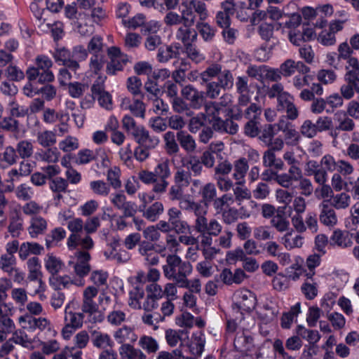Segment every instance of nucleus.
Instances as JSON below:
<instances>
[{"mask_svg":"<svg viewBox=\"0 0 359 359\" xmlns=\"http://www.w3.org/2000/svg\"><path fill=\"white\" fill-rule=\"evenodd\" d=\"M271 225L278 232H285L290 229V222L287 217L278 211L271 219Z\"/></svg>","mask_w":359,"mask_h":359,"instance_id":"nucleus-49","label":"nucleus"},{"mask_svg":"<svg viewBox=\"0 0 359 359\" xmlns=\"http://www.w3.org/2000/svg\"><path fill=\"white\" fill-rule=\"evenodd\" d=\"M280 309L276 306H264V311L260 314V319L264 324H269L277 320Z\"/></svg>","mask_w":359,"mask_h":359,"instance_id":"nucleus-50","label":"nucleus"},{"mask_svg":"<svg viewBox=\"0 0 359 359\" xmlns=\"http://www.w3.org/2000/svg\"><path fill=\"white\" fill-rule=\"evenodd\" d=\"M18 154L14 147H6L4 151L0 153V168H6L17 163Z\"/></svg>","mask_w":359,"mask_h":359,"instance_id":"nucleus-33","label":"nucleus"},{"mask_svg":"<svg viewBox=\"0 0 359 359\" xmlns=\"http://www.w3.org/2000/svg\"><path fill=\"white\" fill-rule=\"evenodd\" d=\"M72 302H69L65 308L64 322L76 329L82 327L84 320V313L74 312L70 310Z\"/></svg>","mask_w":359,"mask_h":359,"instance_id":"nucleus-23","label":"nucleus"},{"mask_svg":"<svg viewBox=\"0 0 359 359\" xmlns=\"http://www.w3.org/2000/svg\"><path fill=\"white\" fill-rule=\"evenodd\" d=\"M233 300L237 307L245 311L253 309L257 301L255 294L247 289L236 290L233 294Z\"/></svg>","mask_w":359,"mask_h":359,"instance_id":"nucleus-8","label":"nucleus"},{"mask_svg":"<svg viewBox=\"0 0 359 359\" xmlns=\"http://www.w3.org/2000/svg\"><path fill=\"white\" fill-rule=\"evenodd\" d=\"M48 229L47 220L40 215L32 216L29 222L27 231L32 238L43 234Z\"/></svg>","mask_w":359,"mask_h":359,"instance_id":"nucleus-16","label":"nucleus"},{"mask_svg":"<svg viewBox=\"0 0 359 359\" xmlns=\"http://www.w3.org/2000/svg\"><path fill=\"white\" fill-rule=\"evenodd\" d=\"M301 312V304L300 302H297L294 306H292L290 310L284 313L281 317L280 325L283 329H289L290 328L294 318H296L298 314Z\"/></svg>","mask_w":359,"mask_h":359,"instance_id":"nucleus-36","label":"nucleus"},{"mask_svg":"<svg viewBox=\"0 0 359 359\" xmlns=\"http://www.w3.org/2000/svg\"><path fill=\"white\" fill-rule=\"evenodd\" d=\"M90 259V255L85 250H77L69 257L67 265L73 270L76 278L84 280V278L89 274L91 270Z\"/></svg>","mask_w":359,"mask_h":359,"instance_id":"nucleus-4","label":"nucleus"},{"mask_svg":"<svg viewBox=\"0 0 359 359\" xmlns=\"http://www.w3.org/2000/svg\"><path fill=\"white\" fill-rule=\"evenodd\" d=\"M280 69L282 75L285 77L292 76L295 72L302 74H306L310 72V68L304 62L291 59H288L281 64Z\"/></svg>","mask_w":359,"mask_h":359,"instance_id":"nucleus-13","label":"nucleus"},{"mask_svg":"<svg viewBox=\"0 0 359 359\" xmlns=\"http://www.w3.org/2000/svg\"><path fill=\"white\" fill-rule=\"evenodd\" d=\"M129 102L128 99H124L122 102V107L129 109L135 116L144 118L146 111L144 104L139 100H134L131 104H129Z\"/></svg>","mask_w":359,"mask_h":359,"instance_id":"nucleus-37","label":"nucleus"},{"mask_svg":"<svg viewBox=\"0 0 359 359\" xmlns=\"http://www.w3.org/2000/svg\"><path fill=\"white\" fill-rule=\"evenodd\" d=\"M182 95L190 101L191 105L195 108H199L204 99V92L199 91L193 86L187 85L182 88Z\"/></svg>","mask_w":359,"mask_h":359,"instance_id":"nucleus-20","label":"nucleus"},{"mask_svg":"<svg viewBox=\"0 0 359 359\" xmlns=\"http://www.w3.org/2000/svg\"><path fill=\"white\" fill-rule=\"evenodd\" d=\"M319 220L321 224L328 227H333L338 222L337 216L333 208L327 201H323L319 205Z\"/></svg>","mask_w":359,"mask_h":359,"instance_id":"nucleus-15","label":"nucleus"},{"mask_svg":"<svg viewBox=\"0 0 359 359\" xmlns=\"http://www.w3.org/2000/svg\"><path fill=\"white\" fill-rule=\"evenodd\" d=\"M27 264L29 272L28 279L30 281H36L39 285L38 289L35 290V293L44 292L46 285L41 279V265L39 259L36 257H31L27 260Z\"/></svg>","mask_w":359,"mask_h":359,"instance_id":"nucleus-9","label":"nucleus"},{"mask_svg":"<svg viewBox=\"0 0 359 359\" xmlns=\"http://www.w3.org/2000/svg\"><path fill=\"white\" fill-rule=\"evenodd\" d=\"M346 83L340 88L341 96L346 100L351 99L355 91L359 93V73L355 71H347L344 74Z\"/></svg>","mask_w":359,"mask_h":359,"instance_id":"nucleus-6","label":"nucleus"},{"mask_svg":"<svg viewBox=\"0 0 359 359\" xmlns=\"http://www.w3.org/2000/svg\"><path fill=\"white\" fill-rule=\"evenodd\" d=\"M98 294V290L94 286H87L83 291L81 311L89 316L98 313V305L94 298Z\"/></svg>","mask_w":359,"mask_h":359,"instance_id":"nucleus-7","label":"nucleus"},{"mask_svg":"<svg viewBox=\"0 0 359 359\" xmlns=\"http://www.w3.org/2000/svg\"><path fill=\"white\" fill-rule=\"evenodd\" d=\"M138 344L148 354L156 353L159 350L158 342L151 336H142L139 339Z\"/></svg>","mask_w":359,"mask_h":359,"instance_id":"nucleus-38","label":"nucleus"},{"mask_svg":"<svg viewBox=\"0 0 359 359\" xmlns=\"http://www.w3.org/2000/svg\"><path fill=\"white\" fill-rule=\"evenodd\" d=\"M203 201L205 205L214 202L217 196V189L213 183L209 182L203 186L200 190Z\"/></svg>","mask_w":359,"mask_h":359,"instance_id":"nucleus-47","label":"nucleus"},{"mask_svg":"<svg viewBox=\"0 0 359 359\" xmlns=\"http://www.w3.org/2000/svg\"><path fill=\"white\" fill-rule=\"evenodd\" d=\"M23 229V219L18 210H13L9 215L8 230L13 237H18Z\"/></svg>","mask_w":359,"mask_h":359,"instance_id":"nucleus-27","label":"nucleus"},{"mask_svg":"<svg viewBox=\"0 0 359 359\" xmlns=\"http://www.w3.org/2000/svg\"><path fill=\"white\" fill-rule=\"evenodd\" d=\"M89 20L88 15L86 14H79L77 18L76 29L82 36H88L93 32V27L88 23Z\"/></svg>","mask_w":359,"mask_h":359,"instance_id":"nucleus-46","label":"nucleus"},{"mask_svg":"<svg viewBox=\"0 0 359 359\" xmlns=\"http://www.w3.org/2000/svg\"><path fill=\"white\" fill-rule=\"evenodd\" d=\"M58 147L64 152H71L79 149V141L76 137L68 135L59 142Z\"/></svg>","mask_w":359,"mask_h":359,"instance_id":"nucleus-56","label":"nucleus"},{"mask_svg":"<svg viewBox=\"0 0 359 359\" xmlns=\"http://www.w3.org/2000/svg\"><path fill=\"white\" fill-rule=\"evenodd\" d=\"M278 127L279 130L283 132L287 144L294 146L299 143L301 136L292 124L287 123L283 120H280L278 123Z\"/></svg>","mask_w":359,"mask_h":359,"instance_id":"nucleus-18","label":"nucleus"},{"mask_svg":"<svg viewBox=\"0 0 359 359\" xmlns=\"http://www.w3.org/2000/svg\"><path fill=\"white\" fill-rule=\"evenodd\" d=\"M144 295V290L137 287H134L129 292L128 305L135 309H140L141 300L143 299Z\"/></svg>","mask_w":359,"mask_h":359,"instance_id":"nucleus-55","label":"nucleus"},{"mask_svg":"<svg viewBox=\"0 0 359 359\" xmlns=\"http://www.w3.org/2000/svg\"><path fill=\"white\" fill-rule=\"evenodd\" d=\"M263 165L265 167H273L277 170L284 168V163L280 158H277L274 151L267 149L263 154Z\"/></svg>","mask_w":359,"mask_h":359,"instance_id":"nucleus-41","label":"nucleus"},{"mask_svg":"<svg viewBox=\"0 0 359 359\" xmlns=\"http://www.w3.org/2000/svg\"><path fill=\"white\" fill-rule=\"evenodd\" d=\"M182 7L186 23L194 25L198 21H205L209 16L206 4L202 0H182Z\"/></svg>","mask_w":359,"mask_h":359,"instance_id":"nucleus-3","label":"nucleus"},{"mask_svg":"<svg viewBox=\"0 0 359 359\" xmlns=\"http://www.w3.org/2000/svg\"><path fill=\"white\" fill-rule=\"evenodd\" d=\"M301 291L306 299L312 300L318 295V283L317 281L305 280L301 286Z\"/></svg>","mask_w":359,"mask_h":359,"instance_id":"nucleus-43","label":"nucleus"},{"mask_svg":"<svg viewBox=\"0 0 359 359\" xmlns=\"http://www.w3.org/2000/svg\"><path fill=\"white\" fill-rule=\"evenodd\" d=\"M198 225L194 226L195 230L201 234H208L209 236H218L222 229L220 223L215 219H212L209 222L206 219H200Z\"/></svg>","mask_w":359,"mask_h":359,"instance_id":"nucleus-12","label":"nucleus"},{"mask_svg":"<svg viewBox=\"0 0 359 359\" xmlns=\"http://www.w3.org/2000/svg\"><path fill=\"white\" fill-rule=\"evenodd\" d=\"M43 251V247L34 242H25L21 244L19 248V257L22 260L26 259L30 255H38Z\"/></svg>","mask_w":359,"mask_h":359,"instance_id":"nucleus-28","label":"nucleus"},{"mask_svg":"<svg viewBox=\"0 0 359 359\" xmlns=\"http://www.w3.org/2000/svg\"><path fill=\"white\" fill-rule=\"evenodd\" d=\"M191 182V173L182 168H178L174 175V183L182 188L187 187Z\"/></svg>","mask_w":359,"mask_h":359,"instance_id":"nucleus-61","label":"nucleus"},{"mask_svg":"<svg viewBox=\"0 0 359 359\" xmlns=\"http://www.w3.org/2000/svg\"><path fill=\"white\" fill-rule=\"evenodd\" d=\"M16 152L22 158H27L32 156L34 147L29 140H21L16 145Z\"/></svg>","mask_w":359,"mask_h":359,"instance_id":"nucleus-58","label":"nucleus"},{"mask_svg":"<svg viewBox=\"0 0 359 359\" xmlns=\"http://www.w3.org/2000/svg\"><path fill=\"white\" fill-rule=\"evenodd\" d=\"M180 281V284L177 286L180 288H185L187 290V292H191V293L199 294L201 292L202 285L201 280L198 278H194L189 279L188 278L185 280Z\"/></svg>","mask_w":359,"mask_h":359,"instance_id":"nucleus-54","label":"nucleus"},{"mask_svg":"<svg viewBox=\"0 0 359 359\" xmlns=\"http://www.w3.org/2000/svg\"><path fill=\"white\" fill-rule=\"evenodd\" d=\"M194 25H184L180 27L175 32V38L180 41L184 47H187L197 39V32L195 29H191V27Z\"/></svg>","mask_w":359,"mask_h":359,"instance_id":"nucleus-17","label":"nucleus"},{"mask_svg":"<svg viewBox=\"0 0 359 359\" xmlns=\"http://www.w3.org/2000/svg\"><path fill=\"white\" fill-rule=\"evenodd\" d=\"M142 216L149 222H156L164 212V206L161 202H154L141 211Z\"/></svg>","mask_w":359,"mask_h":359,"instance_id":"nucleus-32","label":"nucleus"},{"mask_svg":"<svg viewBox=\"0 0 359 359\" xmlns=\"http://www.w3.org/2000/svg\"><path fill=\"white\" fill-rule=\"evenodd\" d=\"M175 137V133L172 131H168L163 135L165 149L168 155L175 154L180 151Z\"/></svg>","mask_w":359,"mask_h":359,"instance_id":"nucleus-51","label":"nucleus"},{"mask_svg":"<svg viewBox=\"0 0 359 359\" xmlns=\"http://www.w3.org/2000/svg\"><path fill=\"white\" fill-rule=\"evenodd\" d=\"M182 259L177 255H169L166 257V264L162 266L164 276L171 280L175 277V271L180 265Z\"/></svg>","mask_w":359,"mask_h":359,"instance_id":"nucleus-29","label":"nucleus"},{"mask_svg":"<svg viewBox=\"0 0 359 359\" xmlns=\"http://www.w3.org/2000/svg\"><path fill=\"white\" fill-rule=\"evenodd\" d=\"M330 243L333 246L336 245L341 248H346L351 247L353 242L348 231L336 229L330 236Z\"/></svg>","mask_w":359,"mask_h":359,"instance_id":"nucleus-24","label":"nucleus"},{"mask_svg":"<svg viewBox=\"0 0 359 359\" xmlns=\"http://www.w3.org/2000/svg\"><path fill=\"white\" fill-rule=\"evenodd\" d=\"M92 342L95 347L100 349H107L114 346V341L111 336L105 332H94Z\"/></svg>","mask_w":359,"mask_h":359,"instance_id":"nucleus-34","label":"nucleus"},{"mask_svg":"<svg viewBox=\"0 0 359 359\" xmlns=\"http://www.w3.org/2000/svg\"><path fill=\"white\" fill-rule=\"evenodd\" d=\"M335 116L337 129H340L341 131L351 132L355 128V123L353 120L348 117L345 112H338Z\"/></svg>","mask_w":359,"mask_h":359,"instance_id":"nucleus-39","label":"nucleus"},{"mask_svg":"<svg viewBox=\"0 0 359 359\" xmlns=\"http://www.w3.org/2000/svg\"><path fill=\"white\" fill-rule=\"evenodd\" d=\"M44 266L51 276H54L62 271L64 263L60 257L53 254H48L44 258Z\"/></svg>","mask_w":359,"mask_h":359,"instance_id":"nucleus-30","label":"nucleus"},{"mask_svg":"<svg viewBox=\"0 0 359 359\" xmlns=\"http://www.w3.org/2000/svg\"><path fill=\"white\" fill-rule=\"evenodd\" d=\"M121 170L118 167L114 166L111 168L107 174V180L109 182V187L114 189H119L121 187V181L120 180Z\"/></svg>","mask_w":359,"mask_h":359,"instance_id":"nucleus-64","label":"nucleus"},{"mask_svg":"<svg viewBox=\"0 0 359 359\" xmlns=\"http://www.w3.org/2000/svg\"><path fill=\"white\" fill-rule=\"evenodd\" d=\"M193 272V266L189 262L181 261L180 265L177 266V271H175V277L172 278V280H175L178 285L180 284V281L187 279Z\"/></svg>","mask_w":359,"mask_h":359,"instance_id":"nucleus-35","label":"nucleus"},{"mask_svg":"<svg viewBox=\"0 0 359 359\" xmlns=\"http://www.w3.org/2000/svg\"><path fill=\"white\" fill-rule=\"evenodd\" d=\"M297 332L299 336L307 340L310 344H314L320 339V335L318 331L308 330L302 326H298Z\"/></svg>","mask_w":359,"mask_h":359,"instance_id":"nucleus-63","label":"nucleus"},{"mask_svg":"<svg viewBox=\"0 0 359 359\" xmlns=\"http://www.w3.org/2000/svg\"><path fill=\"white\" fill-rule=\"evenodd\" d=\"M107 320L111 326H119L126 320V313L118 309H114L109 312Z\"/></svg>","mask_w":359,"mask_h":359,"instance_id":"nucleus-62","label":"nucleus"},{"mask_svg":"<svg viewBox=\"0 0 359 359\" xmlns=\"http://www.w3.org/2000/svg\"><path fill=\"white\" fill-rule=\"evenodd\" d=\"M35 66L27 68L26 74L29 81H34L39 78L41 83H50L54 81L55 76L50 70L53 62L48 56L40 55L36 57Z\"/></svg>","mask_w":359,"mask_h":359,"instance_id":"nucleus-1","label":"nucleus"},{"mask_svg":"<svg viewBox=\"0 0 359 359\" xmlns=\"http://www.w3.org/2000/svg\"><path fill=\"white\" fill-rule=\"evenodd\" d=\"M226 106V103H224L222 101L209 102L205 104V115L214 128L216 127V124L222 120L220 118V114L224 111V107Z\"/></svg>","mask_w":359,"mask_h":359,"instance_id":"nucleus-14","label":"nucleus"},{"mask_svg":"<svg viewBox=\"0 0 359 359\" xmlns=\"http://www.w3.org/2000/svg\"><path fill=\"white\" fill-rule=\"evenodd\" d=\"M66 231L62 227H56L51 230L46 238L47 248L52 247L54 244L62 241L66 237Z\"/></svg>","mask_w":359,"mask_h":359,"instance_id":"nucleus-48","label":"nucleus"},{"mask_svg":"<svg viewBox=\"0 0 359 359\" xmlns=\"http://www.w3.org/2000/svg\"><path fill=\"white\" fill-rule=\"evenodd\" d=\"M113 337L120 346L127 344H133L137 341L138 337L134 327L129 325H123L113 332Z\"/></svg>","mask_w":359,"mask_h":359,"instance_id":"nucleus-11","label":"nucleus"},{"mask_svg":"<svg viewBox=\"0 0 359 359\" xmlns=\"http://www.w3.org/2000/svg\"><path fill=\"white\" fill-rule=\"evenodd\" d=\"M89 189L93 194L101 197L107 196L111 190L109 185L101 180L90 181Z\"/></svg>","mask_w":359,"mask_h":359,"instance_id":"nucleus-40","label":"nucleus"},{"mask_svg":"<svg viewBox=\"0 0 359 359\" xmlns=\"http://www.w3.org/2000/svg\"><path fill=\"white\" fill-rule=\"evenodd\" d=\"M163 22L169 27L178 25L182 22L184 25H187L182 10L181 14L172 11H169L163 18Z\"/></svg>","mask_w":359,"mask_h":359,"instance_id":"nucleus-53","label":"nucleus"},{"mask_svg":"<svg viewBox=\"0 0 359 359\" xmlns=\"http://www.w3.org/2000/svg\"><path fill=\"white\" fill-rule=\"evenodd\" d=\"M16 264L15 255L3 254L0 257V269L8 275H11V271L16 266Z\"/></svg>","mask_w":359,"mask_h":359,"instance_id":"nucleus-60","label":"nucleus"},{"mask_svg":"<svg viewBox=\"0 0 359 359\" xmlns=\"http://www.w3.org/2000/svg\"><path fill=\"white\" fill-rule=\"evenodd\" d=\"M69 250L76 249L80 246L83 250H90L93 248L94 243L89 236L81 238L79 234H70L67 241Z\"/></svg>","mask_w":359,"mask_h":359,"instance_id":"nucleus-25","label":"nucleus"},{"mask_svg":"<svg viewBox=\"0 0 359 359\" xmlns=\"http://www.w3.org/2000/svg\"><path fill=\"white\" fill-rule=\"evenodd\" d=\"M37 142L43 147H50L56 143V135L51 130H43L37 133Z\"/></svg>","mask_w":359,"mask_h":359,"instance_id":"nucleus-45","label":"nucleus"},{"mask_svg":"<svg viewBox=\"0 0 359 359\" xmlns=\"http://www.w3.org/2000/svg\"><path fill=\"white\" fill-rule=\"evenodd\" d=\"M281 243L287 250L300 248L304 243V237L301 234L295 233L293 229H290L281 238Z\"/></svg>","mask_w":359,"mask_h":359,"instance_id":"nucleus-22","label":"nucleus"},{"mask_svg":"<svg viewBox=\"0 0 359 359\" xmlns=\"http://www.w3.org/2000/svg\"><path fill=\"white\" fill-rule=\"evenodd\" d=\"M176 137L181 147L187 153L194 152L196 149L195 139L187 131L180 130L177 133Z\"/></svg>","mask_w":359,"mask_h":359,"instance_id":"nucleus-31","label":"nucleus"},{"mask_svg":"<svg viewBox=\"0 0 359 359\" xmlns=\"http://www.w3.org/2000/svg\"><path fill=\"white\" fill-rule=\"evenodd\" d=\"M11 297L20 311H24V306L27 303L28 296L25 289L22 287L11 288Z\"/></svg>","mask_w":359,"mask_h":359,"instance_id":"nucleus-42","label":"nucleus"},{"mask_svg":"<svg viewBox=\"0 0 359 359\" xmlns=\"http://www.w3.org/2000/svg\"><path fill=\"white\" fill-rule=\"evenodd\" d=\"M50 285L55 290L64 289H70L72 286L83 287L85 285V280L81 278H72L68 275L54 276L49 278Z\"/></svg>","mask_w":359,"mask_h":359,"instance_id":"nucleus-10","label":"nucleus"},{"mask_svg":"<svg viewBox=\"0 0 359 359\" xmlns=\"http://www.w3.org/2000/svg\"><path fill=\"white\" fill-rule=\"evenodd\" d=\"M107 54L110 61L107 65V73L114 75L117 72L123 70L128 61L127 55L123 53L120 48L116 46L109 48Z\"/></svg>","mask_w":359,"mask_h":359,"instance_id":"nucleus-5","label":"nucleus"},{"mask_svg":"<svg viewBox=\"0 0 359 359\" xmlns=\"http://www.w3.org/2000/svg\"><path fill=\"white\" fill-rule=\"evenodd\" d=\"M41 161L55 163L59 161L60 153L56 147H50L47 149H42L36 154Z\"/></svg>","mask_w":359,"mask_h":359,"instance_id":"nucleus-44","label":"nucleus"},{"mask_svg":"<svg viewBox=\"0 0 359 359\" xmlns=\"http://www.w3.org/2000/svg\"><path fill=\"white\" fill-rule=\"evenodd\" d=\"M118 351L121 359H147V355L132 344L120 346Z\"/></svg>","mask_w":359,"mask_h":359,"instance_id":"nucleus-26","label":"nucleus"},{"mask_svg":"<svg viewBox=\"0 0 359 359\" xmlns=\"http://www.w3.org/2000/svg\"><path fill=\"white\" fill-rule=\"evenodd\" d=\"M248 169L249 165L245 158H241L234 162L233 178L236 181V185L245 184V176Z\"/></svg>","mask_w":359,"mask_h":359,"instance_id":"nucleus-21","label":"nucleus"},{"mask_svg":"<svg viewBox=\"0 0 359 359\" xmlns=\"http://www.w3.org/2000/svg\"><path fill=\"white\" fill-rule=\"evenodd\" d=\"M108 273L103 270H95L90 273V280L93 283L94 287L99 288L107 285Z\"/></svg>","mask_w":359,"mask_h":359,"instance_id":"nucleus-52","label":"nucleus"},{"mask_svg":"<svg viewBox=\"0 0 359 359\" xmlns=\"http://www.w3.org/2000/svg\"><path fill=\"white\" fill-rule=\"evenodd\" d=\"M205 337L203 332H194L189 344L190 353L196 357L201 356L205 349Z\"/></svg>","mask_w":359,"mask_h":359,"instance_id":"nucleus-19","label":"nucleus"},{"mask_svg":"<svg viewBox=\"0 0 359 359\" xmlns=\"http://www.w3.org/2000/svg\"><path fill=\"white\" fill-rule=\"evenodd\" d=\"M105 64L104 53L93 54L90 59L89 68L90 70L95 73L99 74L103 69Z\"/></svg>","mask_w":359,"mask_h":359,"instance_id":"nucleus-59","label":"nucleus"},{"mask_svg":"<svg viewBox=\"0 0 359 359\" xmlns=\"http://www.w3.org/2000/svg\"><path fill=\"white\" fill-rule=\"evenodd\" d=\"M155 176L160 180H166L171 175L169 161L168 159L162 160L158 163L154 169Z\"/></svg>","mask_w":359,"mask_h":359,"instance_id":"nucleus-57","label":"nucleus"},{"mask_svg":"<svg viewBox=\"0 0 359 359\" xmlns=\"http://www.w3.org/2000/svg\"><path fill=\"white\" fill-rule=\"evenodd\" d=\"M215 77L217 79L216 82L223 90L233 88L234 79L232 72L227 69H222V66L219 64H211L201 73V78L203 82H208Z\"/></svg>","mask_w":359,"mask_h":359,"instance_id":"nucleus-2","label":"nucleus"}]
</instances>
